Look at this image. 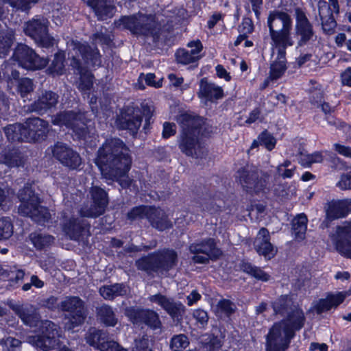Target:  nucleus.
Segmentation results:
<instances>
[{
	"instance_id": "nucleus-1",
	"label": "nucleus",
	"mask_w": 351,
	"mask_h": 351,
	"mask_svg": "<svg viewBox=\"0 0 351 351\" xmlns=\"http://www.w3.org/2000/svg\"><path fill=\"white\" fill-rule=\"evenodd\" d=\"M127 145L118 137L107 138L97 149L95 164L107 180H118L130 171L132 159Z\"/></svg>"
},
{
	"instance_id": "nucleus-2",
	"label": "nucleus",
	"mask_w": 351,
	"mask_h": 351,
	"mask_svg": "<svg viewBox=\"0 0 351 351\" xmlns=\"http://www.w3.org/2000/svg\"><path fill=\"white\" fill-rule=\"evenodd\" d=\"M52 123L71 131L74 141L82 143L84 148L95 149L98 141L93 114L86 110H64L57 113Z\"/></svg>"
},
{
	"instance_id": "nucleus-3",
	"label": "nucleus",
	"mask_w": 351,
	"mask_h": 351,
	"mask_svg": "<svg viewBox=\"0 0 351 351\" xmlns=\"http://www.w3.org/2000/svg\"><path fill=\"white\" fill-rule=\"evenodd\" d=\"M305 322L303 310L298 306H294L285 318L274 322L269 328L265 335V351H287Z\"/></svg>"
},
{
	"instance_id": "nucleus-4",
	"label": "nucleus",
	"mask_w": 351,
	"mask_h": 351,
	"mask_svg": "<svg viewBox=\"0 0 351 351\" xmlns=\"http://www.w3.org/2000/svg\"><path fill=\"white\" fill-rule=\"evenodd\" d=\"M120 23L125 29L129 30L132 35L151 38L154 45H157L162 38L163 43L170 41L174 31L172 25H164L162 27L156 16L154 14H138L122 16Z\"/></svg>"
},
{
	"instance_id": "nucleus-5",
	"label": "nucleus",
	"mask_w": 351,
	"mask_h": 351,
	"mask_svg": "<svg viewBox=\"0 0 351 351\" xmlns=\"http://www.w3.org/2000/svg\"><path fill=\"white\" fill-rule=\"evenodd\" d=\"M206 120L199 114L188 112H184L178 117V122L181 127L178 147L185 156L198 157L197 149L199 147L200 138L208 137L211 132Z\"/></svg>"
},
{
	"instance_id": "nucleus-6",
	"label": "nucleus",
	"mask_w": 351,
	"mask_h": 351,
	"mask_svg": "<svg viewBox=\"0 0 351 351\" xmlns=\"http://www.w3.org/2000/svg\"><path fill=\"white\" fill-rule=\"evenodd\" d=\"M178 263L177 252L165 247L141 256L136 261L135 265L138 270L152 274L168 273L177 266Z\"/></svg>"
},
{
	"instance_id": "nucleus-7",
	"label": "nucleus",
	"mask_w": 351,
	"mask_h": 351,
	"mask_svg": "<svg viewBox=\"0 0 351 351\" xmlns=\"http://www.w3.org/2000/svg\"><path fill=\"white\" fill-rule=\"evenodd\" d=\"M267 25L271 46L294 45L291 36L293 20L287 12L276 9L269 11Z\"/></svg>"
},
{
	"instance_id": "nucleus-8",
	"label": "nucleus",
	"mask_w": 351,
	"mask_h": 351,
	"mask_svg": "<svg viewBox=\"0 0 351 351\" xmlns=\"http://www.w3.org/2000/svg\"><path fill=\"white\" fill-rule=\"evenodd\" d=\"M18 197L21 202L19 213L31 218L39 224L48 222L51 214L47 207L40 205L41 199L32 186H24L19 191Z\"/></svg>"
},
{
	"instance_id": "nucleus-9",
	"label": "nucleus",
	"mask_w": 351,
	"mask_h": 351,
	"mask_svg": "<svg viewBox=\"0 0 351 351\" xmlns=\"http://www.w3.org/2000/svg\"><path fill=\"white\" fill-rule=\"evenodd\" d=\"M153 111L147 104L138 106H125L120 110L115 123L119 130H128L129 133L135 136L142 125L143 117L152 119Z\"/></svg>"
},
{
	"instance_id": "nucleus-10",
	"label": "nucleus",
	"mask_w": 351,
	"mask_h": 351,
	"mask_svg": "<svg viewBox=\"0 0 351 351\" xmlns=\"http://www.w3.org/2000/svg\"><path fill=\"white\" fill-rule=\"evenodd\" d=\"M12 58L19 66L28 71L41 70L49 62V58L40 57L34 49L21 43L14 47Z\"/></svg>"
},
{
	"instance_id": "nucleus-11",
	"label": "nucleus",
	"mask_w": 351,
	"mask_h": 351,
	"mask_svg": "<svg viewBox=\"0 0 351 351\" xmlns=\"http://www.w3.org/2000/svg\"><path fill=\"white\" fill-rule=\"evenodd\" d=\"M109 204L108 192L99 186H93L89 191V198L79 210L80 216L96 219L106 212Z\"/></svg>"
},
{
	"instance_id": "nucleus-12",
	"label": "nucleus",
	"mask_w": 351,
	"mask_h": 351,
	"mask_svg": "<svg viewBox=\"0 0 351 351\" xmlns=\"http://www.w3.org/2000/svg\"><path fill=\"white\" fill-rule=\"evenodd\" d=\"M60 327L50 320H44L39 327L38 333L28 337V342L43 351L55 349L58 344Z\"/></svg>"
},
{
	"instance_id": "nucleus-13",
	"label": "nucleus",
	"mask_w": 351,
	"mask_h": 351,
	"mask_svg": "<svg viewBox=\"0 0 351 351\" xmlns=\"http://www.w3.org/2000/svg\"><path fill=\"white\" fill-rule=\"evenodd\" d=\"M60 309L68 313L66 318V328L73 330L84 324L86 316L87 309L84 302L78 296H68L60 303Z\"/></svg>"
},
{
	"instance_id": "nucleus-14",
	"label": "nucleus",
	"mask_w": 351,
	"mask_h": 351,
	"mask_svg": "<svg viewBox=\"0 0 351 351\" xmlns=\"http://www.w3.org/2000/svg\"><path fill=\"white\" fill-rule=\"evenodd\" d=\"M24 33L32 38L38 46L49 49L55 44V39L49 34L47 23L40 19H32L25 23Z\"/></svg>"
},
{
	"instance_id": "nucleus-15",
	"label": "nucleus",
	"mask_w": 351,
	"mask_h": 351,
	"mask_svg": "<svg viewBox=\"0 0 351 351\" xmlns=\"http://www.w3.org/2000/svg\"><path fill=\"white\" fill-rule=\"evenodd\" d=\"M295 19L294 34L298 38L297 47L308 45L315 36V31L312 23L309 21L304 10L300 7L294 9Z\"/></svg>"
},
{
	"instance_id": "nucleus-16",
	"label": "nucleus",
	"mask_w": 351,
	"mask_h": 351,
	"mask_svg": "<svg viewBox=\"0 0 351 351\" xmlns=\"http://www.w3.org/2000/svg\"><path fill=\"white\" fill-rule=\"evenodd\" d=\"M59 101V95L51 90L42 89L37 93L34 101L28 106L31 112L43 116L55 109Z\"/></svg>"
},
{
	"instance_id": "nucleus-17",
	"label": "nucleus",
	"mask_w": 351,
	"mask_h": 351,
	"mask_svg": "<svg viewBox=\"0 0 351 351\" xmlns=\"http://www.w3.org/2000/svg\"><path fill=\"white\" fill-rule=\"evenodd\" d=\"M237 173L242 188L247 193L258 195L266 189L268 176L260 177L257 171L245 168H241Z\"/></svg>"
},
{
	"instance_id": "nucleus-18",
	"label": "nucleus",
	"mask_w": 351,
	"mask_h": 351,
	"mask_svg": "<svg viewBox=\"0 0 351 351\" xmlns=\"http://www.w3.org/2000/svg\"><path fill=\"white\" fill-rule=\"evenodd\" d=\"M90 224L82 217H65L62 225V231L71 240L80 241L90 235Z\"/></svg>"
},
{
	"instance_id": "nucleus-19",
	"label": "nucleus",
	"mask_w": 351,
	"mask_h": 351,
	"mask_svg": "<svg viewBox=\"0 0 351 351\" xmlns=\"http://www.w3.org/2000/svg\"><path fill=\"white\" fill-rule=\"evenodd\" d=\"M52 154L56 160L69 169L76 170L82 164L80 155L66 144L57 142L53 146Z\"/></svg>"
},
{
	"instance_id": "nucleus-20",
	"label": "nucleus",
	"mask_w": 351,
	"mask_h": 351,
	"mask_svg": "<svg viewBox=\"0 0 351 351\" xmlns=\"http://www.w3.org/2000/svg\"><path fill=\"white\" fill-rule=\"evenodd\" d=\"M27 142L41 143L47 138L49 132L48 121L39 117L27 119L25 123Z\"/></svg>"
},
{
	"instance_id": "nucleus-21",
	"label": "nucleus",
	"mask_w": 351,
	"mask_h": 351,
	"mask_svg": "<svg viewBox=\"0 0 351 351\" xmlns=\"http://www.w3.org/2000/svg\"><path fill=\"white\" fill-rule=\"evenodd\" d=\"M149 299L150 302L160 306L173 319L182 321L186 307L182 302H176L160 293L151 295Z\"/></svg>"
},
{
	"instance_id": "nucleus-22",
	"label": "nucleus",
	"mask_w": 351,
	"mask_h": 351,
	"mask_svg": "<svg viewBox=\"0 0 351 351\" xmlns=\"http://www.w3.org/2000/svg\"><path fill=\"white\" fill-rule=\"evenodd\" d=\"M332 240L339 254L351 259V219L348 226H337Z\"/></svg>"
},
{
	"instance_id": "nucleus-23",
	"label": "nucleus",
	"mask_w": 351,
	"mask_h": 351,
	"mask_svg": "<svg viewBox=\"0 0 351 351\" xmlns=\"http://www.w3.org/2000/svg\"><path fill=\"white\" fill-rule=\"evenodd\" d=\"M186 46L191 48V51L185 49H179L176 52V58L178 63L186 65L199 60L198 56L203 49V45L199 39L193 40L189 42Z\"/></svg>"
},
{
	"instance_id": "nucleus-24",
	"label": "nucleus",
	"mask_w": 351,
	"mask_h": 351,
	"mask_svg": "<svg viewBox=\"0 0 351 351\" xmlns=\"http://www.w3.org/2000/svg\"><path fill=\"white\" fill-rule=\"evenodd\" d=\"M291 45L271 46V49L277 50L276 58L271 63L269 77L272 80L280 78L286 72L287 66V49Z\"/></svg>"
},
{
	"instance_id": "nucleus-25",
	"label": "nucleus",
	"mask_w": 351,
	"mask_h": 351,
	"mask_svg": "<svg viewBox=\"0 0 351 351\" xmlns=\"http://www.w3.org/2000/svg\"><path fill=\"white\" fill-rule=\"evenodd\" d=\"M347 292L338 291L336 293L328 292L326 298H320L315 305L314 310L317 314L320 315L323 313L330 311L332 308H337L347 298Z\"/></svg>"
},
{
	"instance_id": "nucleus-26",
	"label": "nucleus",
	"mask_w": 351,
	"mask_h": 351,
	"mask_svg": "<svg viewBox=\"0 0 351 351\" xmlns=\"http://www.w3.org/2000/svg\"><path fill=\"white\" fill-rule=\"evenodd\" d=\"M147 221L153 228L160 232L173 228V223L166 212L154 205H152Z\"/></svg>"
},
{
	"instance_id": "nucleus-27",
	"label": "nucleus",
	"mask_w": 351,
	"mask_h": 351,
	"mask_svg": "<svg viewBox=\"0 0 351 351\" xmlns=\"http://www.w3.org/2000/svg\"><path fill=\"white\" fill-rule=\"evenodd\" d=\"M198 97L204 99L206 101L215 103L224 97L222 87L209 82L206 77H203L199 82Z\"/></svg>"
},
{
	"instance_id": "nucleus-28",
	"label": "nucleus",
	"mask_w": 351,
	"mask_h": 351,
	"mask_svg": "<svg viewBox=\"0 0 351 351\" xmlns=\"http://www.w3.org/2000/svg\"><path fill=\"white\" fill-rule=\"evenodd\" d=\"M75 48L80 53L85 64H89L92 66H101V56L97 47L92 48L87 43L77 42L75 44Z\"/></svg>"
},
{
	"instance_id": "nucleus-29",
	"label": "nucleus",
	"mask_w": 351,
	"mask_h": 351,
	"mask_svg": "<svg viewBox=\"0 0 351 351\" xmlns=\"http://www.w3.org/2000/svg\"><path fill=\"white\" fill-rule=\"evenodd\" d=\"M258 234L261 236V239L254 245L256 252L265 258L270 260L275 256L277 251L270 242L271 237L269 230L266 228H261Z\"/></svg>"
},
{
	"instance_id": "nucleus-30",
	"label": "nucleus",
	"mask_w": 351,
	"mask_h": 351,
	"mask_svg": "<svg viewBox=\"0 0 351 351\" xmlns=\"http://www.w3.org/2000/svg\"><path fill=\"white\" fill-rule=\"evenodd\" d=\"M86 5L93 10L99 20L112 18L116 10L108 0H87Z\"/></svg>"
},
{
	"instance_id": "nucleus-31",
	"label": "nucleus",
	"mask_w": 351,
	"mask_h": 351,
	"mask_svg": "<svg viewBox=\"0 0 351 351\" xmlns=\"http://www.w3.org/2000/svg\"><path fill=\"white\" fill-rule=\"evenodd\" d=\"M0 161L10 168L23 167L25 159L23 153L16 147L4 149L0 153Z\"/></svg>"
},
{
	"instance_id": "nucleus-32",
	"label": "nucleus",
	"mask_w": 351,
	"mask_h": 351,
	"mask_svg": "<svg viewBox=\"0 0 351 351\" xmlns=\"http://www.w3.org/2000/svg\"><path fill=\"white\" fill-rule=\"evenodd\" d=\"M25 130V125L19 123L9 124L3 128L4 134L11 143L27 142Z\"/></svg>"
},
{
	"instance_id": "nucleus-33",
	"label": "nucleus",
	"mask_w": 351,
	"mask_h": 351,
	"mask_svg": "<svg viewBox=\"0 0 351 351\" xmlns=\"http://www.w3.org/2000/svg\"><path fill=\"white\" fill-rule=\"evenodd\" d=\"M96 314L100 322L107 327H114L118 322V319L113 308L106 304L96 308Z\"/></svg>"
},
{
	"instance_id": "nucleus-34",
	"label": "nucleus",
	"mask_w": 351,
	"mask_h": 351,
	"mask_svg": "<svg viewBox=\"0 0 351 351\" xmlns=\"http://www.w3.org/2000/svg\"><path fill=\"white\" fill-rule=\"evenodd\" d=\"M293 303V299L289 294H282L271 302V306L275 315L284 316L292 309Z\"/></svg>"
},
{
	"instance_id": "nucleus-35",
	"label": "nucleus",
	"mask_w": 351,
	"mask_h": 351,
	"mask_svg": "<svg viewBox=\"0 0 351 351\" xmlns=\"http://www.w3.org/2000/svg\"><path fill=\"white\" fill-rule=\"evenodd\" d=\"M348 210L343 199L332 202L328 205L326 210V219L332 221L335 219L346 217L348 215Z\"/></svg>"
},
{
	"instance_id": "nucleus-36",
	"label": "nucleus",
	"mask_w": 351,
	"mask_h": 351,
	"mask_svg": "<svg viewBox=\"0 0 351 351\" xmlns=\"http://www.w3.org/2000/svg\"><path fill=\"white\" fill-rule=\"evenodd\" d=\"M66 56L63 50L59 49L54 53L53 59L47 68L49 74L52 76L62 75L65 73Z\"/></svg>"
},
{
	"instance_id": "nucleus-37",
	"label": "nucleus",
	"mask_w": 351,
	"mask_h": 351,
	"mask_svg": "<svg viewBox=\"0 0 351 351\" xmlns=\"http://www.w3.org/2000/svg\"><path fill=\"white\" fill-rule=\"evenodd\" d=\"M31 243L36 250L41 251L49 247L54 241V237L49 234H44L35 231L29 234Z\"/></svg>"
},
{
	"instance_id": "nucleus-38",
	"label": "nucleus",
	"mask_w": 351,
	"mask_h": 351,
	"mask_svg": "<svg viewBox=\"0 0 351 351\" xmlns=\"http://www.w3.org/2000/svg\"><path fill=\"white\" fill-rule=\"evenodd\" d=\"M202 250H206L204 254L209 256L211 261H217L223 255L222 250L217 246V242L213 238H206L199 242Z\"/></svg>"
},
{
	"instance_id": "nucleus-39",
	"label": "nucleus",
	"mask_w": 351,
	"mask_h": 351,
	"mask_svg": "<svg viewBox=\"0 0 351 351\" xmlns=\"http://www.w3.org/2000/svg\"><path fill=\"white\" fill-rule=\"evenodd\" d=\"M308 218L305 213L298 214L292 220V229L296 239H304L307 230Z\"/></svg>"
},
{
	"instance_id": "nucleus-40",
	"label": "nucleus",
	"mask_w": 351,
	"mask_h": 351,
	"mask_svg": "<svg viewBox=\"0 0 351 351\" xmlns=\"http://www.w3.org/2000/svg\"><path fill=\"white\" fill-rule=\"evenodd\" d=\"M79 80L77 84L78 90L82 93H88L93 88L95 76L88 69L79 73Z\"/></svg>"
},
{
	"instance_id": "nucleus-41",
	"label": "nucleus",
	"mask_w": 351,
	"mask_h": 351,
	"mask_svg": "<svg viewBox=\"0 0 351 351\" xmlns=\"http://www.w3.org/2000/svg\"><path fill=\"white\" fill-rule=\"evenodd\" d=\"M152 205L141 204L132 207L126 214V218L130 221L148 218Z\"/></svg>"
},
{
	"instance_id": "nucleus-42",
	"label": "nucleus",
	"mask_w": 351,
	"mask_h": 351,
	"mask_svg": "<svg viewBox=\"0 0 351 351\" xmlns=\"http://www.w3.org/2000/svg\"><path fill=\"white\" fill-rule=\"evenodd\" d=\"M141 324H145L154 330L160 328L162 325L158 313L154 310L147 308L144 310Z\"/></svg>"
},
{
	"instance_id": "nucleus-43",
	"label": "nucleus",
	"mask_w": 351,
	"mask_h": 351,
	"mask_svg": "<svg viewBox=\"0 0 351 351\" xmlns=\"http://www.w3.org/2000/svg\"><path fill=\"white\" fill-rule=\"evenodd\" d=\"M110 341V337L106 332L101 330H95L89 334L88 343L93 346H96L101 351V346L106 345Z\"/></svg>"
},
{
	"instance_id": "nucleus-44",
	"label": "nucleus",
	"mask_w": 351,
	"mask_h": 351,
	"mask_svg": "<svg viewBox=\"0 0 351 351\" xmlns=\"http://www.w3.org/2000/svg\"><path fill=\"white\" fill-rule=\"evenodd\" d=\"M110 341V337L106 332L101 330H95L89 334L88 343L93 346H96L101 351V346L106 345Z\"/></svg>"
},
{
	"instance_id": "nucleus-45",
	"label": "nucleus",
	"mask_w": 351,
	"mask_h": 351,
	"mask_svg": "<svg viewBox=\"0 0 351 351\" xmlns=\"http://www.w3.org/2000/svg\"><path fill=\"white\" fill-rule=\"evenodd\" d=\"M223 346L222 341L218 335L208 333L204 336L202 346L208 351H217Z\"/></svg>"
},
{
	"instance_id": "nucleus-46",
	"label": "nucleus",
	"mask_w": 351,
	"mask_h": 351,
	"mask_svg": "<svg viewBox=\"0 0 351 351\" xmlns=\"http://www.w3.org/2000/svg\"><path fill=\"white\" fill-rule=\"evenodd\" d=\"M14 34L13 32H0V57L6 56L13 44Z\"/></svg>"
},
{
	"instance_id": "nucleus-47",
	"label": "nucleus",
	"mask_w": 351,
	"mask_h": 351,
	"mask_svg": "<svg viewBox=\"0 0 351 351\" xmlns=\"http://www.w3.org/2000/svg\"><path fill=\"white\" fill-rule=\"evenodd\" d=\"M323 10V7L319 5V14L322 21V29L326 34H332L335 32V27L337 26V22L332 13L328 14L327 17H324L322 15Z\"/></svg>"
},
{
	"instance_id": "nucleus-48",
	"label": "nucleus",
	"mask_w": 351,
	"mask_h": 351,
	"mask_svg": "<svg viewBox=\"0 0 351 351\" xmlns=\"http://www.w3.org/2000/svg\"><path fill=\"white\" fill-rule=\"evenodd\" d=\"M35 85L32 79L22 77L18 81L16 90L21 97L24 99L34 90Z\"/></svg>"
},
{
	"instance_id": "nucleus-49",
	"label": "nucleus",
	"mask_w": 351,
	"mask_h": 351,
	"mask_svg": "<svg viewBox=\"0 0 351 351\" xmlns=\"http://www.w3.org/2000/svg\"><path fill=\"white\" fill-rule=\"evenodd\" d=\"M5 3H8L10 7L24 12H29L32 6L40 0H1Z\"/></svg>"
},
{
	"instance_id": "nucleus-50",
	"label": "nucleus",
	"mask_w": 351,
	"mask_h": 351,
	"mask_svg": "<svg viewBox=\"0 0 351 351\" xmlns=\"http://www.w3.org/2000/svg\"><path fill=\"white\" fill-rule=\"evenodd\" d=\"M324 160V156L321 152H315L312 154H303L301 153L300 163L304 167H310L313 163H321Z\"/></svg>"
},
{
	"instance_id": "nucleus-51",
	"label": "nucleus",
	"mask_w": 351,
	"mask_h": 351,
	"mask_svg": "<svg viewBox=\"0 0 351 351\" xmlns=\"http://www.w3.org/2000/svg\"><path fill=\"white\" fill-rule=\"evenodd\" d=\"M258 141H261V145L269 151H272L276 145L277 140L270 132L267 129L263 130L258 136Z\"/></svg>"
},
{
	"instance_id": "nucleus-52",
	"label": "nucleus",
	"mask_w": 351,
	"mask_h": 351,
	"mask_svg": "<svg viewBox=\"0 0 351 351\" xmlns=\"http://www.w3.org/2000/svg\"><path fill=\"white\" fill-rule=\"evenodd\" d=\"M188 337L184 334L173 335L170 341V348L172 351L185 350L189 346Z\"/></svg>"
},
{
	"instance_id": "nucleus-53",
	"label": "nucleus",
	"mask_w": 351,
	"mask_h": 351,
	"mask_svg": "<svg viewBox=\"0 0 351 351\" xmlns=\"http://www.w3.org/2000/svg\"><path fill=\"white\" fill-rule=\"evenodd\" d=\"M216 307L217 311L219 313L223 314L228 317H230L236 311V306L234 304L228 299L223 298L219 300Z\"/></svg>"
},
{
	"instance_id": "nucleus-54",
	"label": "nucleus",
	"mask_w": 351,
	"mask_h": 351,
	"mask_svg": "<svg viewBox=\"0 0 351 351\" xmlns=\"http://www.w3.org/2000/svg\"><path fill=\"white\" fill-rule=\"evenodd\" d=\"M13 224L9 217L0 218V240H7L13 234Z\"/></svg>"
},
{
	"instance_id": "nucleus-55",
	"label": "nucleus",
	"mask_w": 351,
	"mask_h": 351,
	"mask_svg": "<svg viewBox=\"0 0 351 351\" xmlns=\"http://www.w3.org/2000/svg\"><path fill=\"white\" fill-rule=\"evenodd\" d=\"M192 315L195 320V324L199 328H206L209 320V316L207 311L202 308H197L193 311Z\"/></svg>"
},
{
	"instance_id": "nucleus-56",
	"label": "nucleus",
	"mask_w": 351,
	"mask_h": 351,
	"mask_svg": "<svg viewBox=\"0 0 351 351\" xmlns=\"http://www.w3.org/2000/svg\"><path fill=\"white\" fill-rule=\"evenodd\" d=\"M144 308L136 306L127 307L125 310V315L133 324H141L142 321Z\"/></svg>"
},
{
	"instance_id": "nucleus-57",
	"label": "nucleus",
	"mask_w": 351,
	"mask_h": 351,
	"mask_svg": "<svg viewBox=\"0 0 351 351\" xmlns=\"http://www.w3.org/2000/svg\"><path fill=\"white\" fill-rule=\"evenodd\" d=\"M91 38L93 40V43L98 42L101 45H105L107 47H110L112 43V40L111 39L110 35L101 32H97L94 33L92 35Z\"/></svg>"
},
{
	"instance_id": "nucleus-58",
	"label": "nucleus",
	"mask_w": 351,
	"mask_h": 351,
	"mask_svg": "<svg viewBox=\"0 0 351 351\" xmlns=\"http://www.w3.org/2000/svg\"><path fill=\"white\" fill-rule=\"evenodd\" d=\"M337 186L343 191L351 190V171L340 176Z\"/></svg>"
},
{
	"instance_id": "nucleus-59",
	"label": "nucleus",
	"mask_w": 351,
	"mask_h": 351,
	"mask_svg": "<svg viewBox=\"0 0 351 351\" xmlns=\"http://www.w3.org/2000/svg\"><path fill=\"white\" fill-rule=\"evenodd\" d=\"M42 306L50 311H54L59 307L58 298L51 295L47 298H45L41 301Z\"/></svg>"
},
{
	"instance_id": "nucleus-60",
	"label": "nucleus",
	"mask_w": 351,
	"mask_h": 351,
	"mask_svg": "<svg viewBox=\"0 0 351 351\" xmlns=\"http://www.w3.org/2000/svg\"><path fill=\"white\" fill-rule=\"evenodd\" d=\"M176 134V125L174 123L166 121L163 123L162 136L168 139Z\"/></svg>"
},
{
	"instance_id": "nucleus-61",
	"label": "nucleus",
	"mask_w": 351,
	"mask_h": 351,
	"mask_svg": "<svg viewBox=\"0 0 351 351\" xmlns=\"http://www.w3.org/2000/svg\"><path fill=\"white\" fill-rule=\"evenodd\" d=\"M254 30V25L251 19L248 17H244L242 19L241 23L238 27V31L239 32H245L252 34Z\"/></svg>"
},
{
	"instance_id": "nucleus-62",
	"label": "nucleus",
	"mask_w": 351,
	"mask_h": 351,
	"mask_svg": "<svg viewBox=\"0 0 351 351\" xmlns=\"http://www.w3.org/2000/svg\"><path fill=\"white\" fill-rule=\"evenodd\" d=\"M21 341L14 337H8L2 343L3 351H15L16 348L19 346Z\"/></svg>"
},
{
	"instance_id": "nucleus-63",
	"label": "nucleus",
	"mask_w": 351,
	"mask_h": 351,
	"mask_svg": "<svg viewBox=\"0 0 351 351\" xmlns=\"http://www.w3.org/2000/svg\"><path fill=\"white\" fill-rule=\"evenodd\" d=\"M101 351H128V350L117 341L110 339L108 343H106V345L101 346Z\"/></svg>"
},
{
	"instance_id": "nucleus-64",
	"label": "nucleus",
	"mask_w": 351,
	"mask_h": 351,
	"mask_svg": "<svg viewBox=\"0 0 351 351\" xmlns=\"http://www.w3.org/2000/svg\"><path fill=\"white\" fill-rule=\"evenodd\" d=\"M340 79L343 86L351 87V66L347 67L342 71Z\"/></svg>"
}]
</instances>
